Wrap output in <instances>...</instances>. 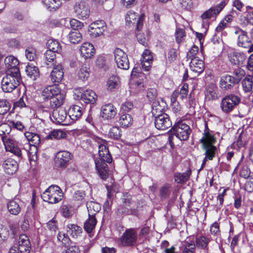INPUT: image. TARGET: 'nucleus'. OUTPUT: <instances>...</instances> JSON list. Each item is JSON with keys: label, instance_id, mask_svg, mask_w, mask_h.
<instances>
[{"label": "nucleus", "instance_id": "nucleus-43", "mask_svg": "<svg viewBox=\"0 0 253 253\" xmlns=\"http://www.w3.org/2000/svg\"><path fill=\"white\" fill-rule=\"evenodd\" d=\"M9 212L13 215H17L21 211V208L18 202L15 200L10 201L7 205Z\"/></svg>", "mask_w": 253, "mask_h": 253}, {"label": "nucleus", "instance_id": "nucleus-20", "mask_svg": "<svg viewBox=\"0 0 253 253\" xmlns=\"http://www.w3.org/2000/svg\"><path fill=\"white\" fill-rule=\"evenodd\" d=\"M236 84L237 83L233 76L229 75L222 76L219 82L220 87L224 90L230 89Z\"/></svg>", "mask_w": 253, "mask_h": 253}, {"label": "nucleus", "instance_id": "nucleus-2", "mask_svg": "<svg viewBox=\"0 0 253 253\" xmlns=\"http://www.w3.org/2000/svg\"><path fill=\"white\" fill-rule=\"evenodd\" d=\"M63 196L62 191L58 186L51 185L42 194L41 196L44 201L55 204L62 200Z\"/></svg>", "mask_w": 253, "mask_h": 253}, {"label": "nucleus", "instance_id": "nucleus-38", "mask_svg": "<svg viewBox=\"0 0 253 253\" xmlns=\"http://www.w3.org/2000/svg\"><path fill=\"white\" fill-rule=\"evenodd\" d=\"M251 43V40L246 32L242 36H238L237 39V45L243 48H248Z\"/></svg>", "mask_w": 253, "mask_h": 253}, {"label": "nucleus", "instance_id": "nucleus-55", "mask_svg": "<svg viewBox=\"0 0 253 253\" xmlns=\"http://www.w3.org/2000/svg\"><path fill=\"white\" fill-rule=\"evenodd\" d=\"M114 58L116 63L120 62V60L125 57H127V54L121 48H116L114 51Z\"/></svg>", "mask_w": 253, "mask_h": 253}, {"label": "nucleus", "instance_id": "nucleus-42", "mask_svg": "<svg viewBox=\"0 0 253 253\" xmlns=\"http://www.w3.org/2000/svg\"><path fill=\"white\" fill-rule=\"evenodd\" d=\"M97 220L95 216H88V218L84 223V229L88 233H91L94 229Z\"/></svg>", "mask_w": 253, "mask_h": 253}, {"label": "nucleus", "instance_id": "nucleus-7", "mask_svg": "<svg viewBox=\"0 0 253 253\" xmlns=\"http://www.w3.org/2000/svg\"><path fill=\"white\" fill-rule=\"evenodd\" d=\"M137 241V231L134 228L126 229L120 239L123 246H133Z\"/></svg>", "mask_w": 253, "mask_h": 253}, {"label": "nucleus", "instance_id": "nucleus-64", "mask_svg": "<svg viewBox=\"0 0 253 253\" xmlns=\"http://www.w3.org/2000/svg\"><path fill=\"white\" fill-rule=\"evenodd\" d=\"M244 189L249 193L253 192V176L247 180L244 184Z\"/></svg>", "mask_w": 253, "mask_h": 253}, {"label": "nucleus", "instance_id": "nucleus-54", "mask_svg": "<svg viewBox=\"0 0 253 253\" xmlns=\"http://www.w3.org/2000/svg\"><path fill=\"white\" fill-rule=\"evenodd\" d=\"M28 106H29L28 99L27 95L25 94H23L17 101L14 103V107L15 108H23Z\"/></svg>", "mask_w": 253, "mask_h": 253}, {"label": "nucleus", "instance_id": "nucleus-56", "mask_svg": "<svg viewBox=\"0 0 253 253\" xmlns=\"http://www.w3.org/2000/svg\"><path fill=\"white\" fill-rule=\"evenodd\" d=\"M62 253H82V251L78 246L69 245L63 249Z\"/></svg>", "mask_w": 253, "mask_h": 253}, {"label": "nucleus", "instance_id": "nucleus-62", "mask_svg": "<svg viewBox=\"0 0 253 253\" xmlns=\"http://www.w3.org/2000/svg\"><path fill=\"white\" fill-rule=\"evenodd\" d=\"M120 60V62L116 63L118 67L123 70L128 69L129 68V63L127 56H124V58Z\"/></svg>", "mask_w": 253, "mask_h": 253}, {"label": "nucleus", "instance_id": "nucleus-19", "mask_svg": "<svg viewBox=\"0 0 253 253\" xmlns=\"http://www.w3.org/2000/svg\"><path fill=\"white\" fill-rule=\"evenodd\" d=\"M117 114V109L112 104L103 105L101 108V116L105 119H111Z\"/></svg>", "mask_w": 253, "mask_h": 253}, {"label": "nucleus", "instance_id": "nucleus-4", "mask_svg": "<svg viewBox=\"0 0 253 253\" xmlns=\"http://www.w3.org/2000/svg\"><path fill=\"white\" fill-rule=\"evenodd\" d=\"M74 95L76 99L86 104H94L97 98V95L92 90L85 89L82 87L74 90Z\"/></svg>", "mask_w": 253, "mask_h": 253}, {"label": "nucleus", "instance_id": "nucleus-28", "mask_svg": "<svg viewBox=\"0 0 253 253\" xmlns=\"http://www.w3.org/2000/svg\"><path fill=\"white\" fill-rule=\"evenodd\" d=\"M230 61L234 65L242 64L246 59V55L243 52H233L229 54Z\"/></svg>", "mask_w": 253, "mask_h": 253}, {"label": "nucleus", "instance_id": "nucleus-13", "mask_svg": "<svg viewBox=\"0 0 253 253\" xmlns=\"http://www.w3.org/2000/svg\"><path fill=\"white\" fill-rule=\"evenodd\" d=\"M61 92H62L61 89L58 85H48L42 90V96L44 100H46Z\"/></svg>", "mask_w": 253, "mask_h": 253}, {"label": "nucleus", "instance_id": "nucleus-41", "mask_svg": "<svg viewBox=\"0 0 253 253\" xmlns=\"http://www.w3.org/2000/svg\"><path fill=\"white\" fill-rule=\"evenodd\" d=\"M67 232L73 238H77L82 233V228L77 224H70L67 226Z\"/></svg>", "mask_w": 253, "mask_h": 253}, {"label": "nucleus", "instance_id": "nucleus-26", "mask_svg": "<svg viewBox=\"0 0 253 253\" xmlns=\"http://www.w3.org/2000/svg\"><path fill=\"white\" fill-rule=\"evenodd\" d=\"M189 66L191 70L197 73V75L202 73L205 69L204 61L198 58H195L191 60Z\"/></svg>", "mask_w": 253, "mask_h": 253}, {"label": "nucleus", "instance_id": "nucleus-60", "mask_svg": "<svg viewBox=\"0 0 253 253\" xmlns=\"http://www.w3.org/2000/svg\"><path fill=\"white\" fill-rule=\"evenodd\" d=\"M57 239L59 241L62 242L64 248L69 246L70 239L65 233L59 232L57 236Z\"/></svg>", "mask_w": 253, "mask_h": 253}, {"label": "nucleus", "instance_id": "nucleus-22", "mask_svg": "<svg viewBox=\"0 0 253 253\" xmlns=\"http://www.w3.org/2000/svg\"><path fill=\"white\" fill-rule=\"evenodd\" d=\"M5 65L6 68V72L9 70H11L12 72L18 71V73H20L18 67L19 61L13 56L10 55L6 57L4 60Z\"/></svg>", "mask_w": 253, "mask_h": 253}, {"label": "nucleus", "instance_id": "nucleus-9", "mask_svg": "<svg viewBox=\"0 0 253 253\" xmlns=\"http://www.w3.org/2000/svg\"><path fill=\"white\" fill-rule=\"evenodd\" d=\"M72 158V154L69 151H61L56 154L55 162L59 168L65 169L68 166Z\"/></svg>", "mask_w": 253, "mask_h": 253}, {"label": "nucleus", "instance_id": "nucleus-6", "mask_svg": "<svg viewBox=\"0 0 253 253\" xmlns=\"http://www.w3.org/2000/svg\"><path fill=\"white\" fill-rule=\"evenodd\" d=\"M2 140L6 151L10 152L18 157L22 156L21 149L19 147L18 142L14 138L3 136Z\"/></svg>", "mask_w": 253, "mask_h": 253}, {"label": "nucleus", "instance_id": "nucleus-36", "mask_svg": "<svg viewBox=\"0 0 253 253\" xmlns=\"http://www.w3.org/2000/svg\"><path fill=\"white\" fill-rule=\"evenodd\" d=\"M86 206L88 212V216H94L101 210L100 204L95 202H87Z\"/></svg>", "mask_w": 253, "mask_h": 253}, {"label": "nucleus", "instance_id": "nucleus-14", "mask_svg": "<svg viewBox=\"0 0 253 253\" xmlns=\"http://www.w3.org/2000/svg\"><path fill=\"white\" fill-rule=\"evenodd\" d=\"M31 245L28 237L25 235H21L18 241V250L20 253H29Z\"/></svg>", "mask_w": 253, "mask_h": 253}, {"label": "nucleus", "instance_id": "nucleus-33", "mask_svg": "<svg viewBox=\"0 0 253 253\" xmlns=\"http://www.w3.org/2000/svg\"><path fill=\"white\" fill-rule=\"evenodd\" d=\"M211 240V237H208L204 235L200 236L196 239V245L202 250H208L209 244Z\"/></svg>", "mask_w": 253, "mask_h": 253}, {"label": "nucleus", "instance_id": "nucleus-24", "mask_svg": "<svg viewBox=\"0 0 253 253\" xmlns=\"http://www.w3.org/2000/svg\"><path fill=\"white\" fill-rule=\"evenodd\" d=\"M81 55L85 59L92 57L95 53L93 45L89 42L84 43L80 49Z\"/></svg>", "mask_w": 253, "mask_h": 253}, {"label": "nucleus", "instance_id": "nucleus-40", "mask_svg": "<svg viewBox=\"0 0 253 253\" xmlns=\"http://www.w3.org/2000/svg\"><path fill=\"white\" fill-rule=\"evenodd\" d=\"M191 174V170L190 168H188L187 170L182 173H178L175 174V181L177 183H182L186 182L188 180Z\"/></svg>", "mask_w": 253, "mask_h": 253}, {"label": "nucleus", "instance_id": "nucleus-21", "mask_svg": "<svg viewBox=\"0 0 253 253\" xmlns=\"http://www.w3.org/2000/svg\"><path fill=\"white\" fill-rule=\"evenodd\" d=\"M104 162H100V161H95V167L97 173L100 178L105 180L109 176V170L108 165Z\"/></svg>", "mask_w": 253, "mask_h": 253}, {"label": "nucleus", "instance_id": "nucleus-17", "mask_svg": "<svg viewBox=\"0 0 253 253\" xmlns=\"http://www.w3.org/2000/svg\"><path fill=\"white\" fill-rule=\"evenodd\" d=\"M64 77V71L62 65L60 64L54 66L50 75V78L53 83H59Z\"/></svg>", "mask_w": 253, "mask_h": 253}, {"label": "nucleus", "instance_id": "nucleus-53", "mask_svg": "<svg viewBox=\"0 0 253 253\" xmlns=\"http://www.w3.org/2000/svg\"><path fill=\"white\" fill-rule=\"evenodd\" d=\"M10 108V104L8 101L5 99L0 98V114H6Z\"/></svg>", "mask_w": 253, "mask_h": 253}, {"label": "nucleus", "instance_id": "nucleus-46", "mask_svg": "<svg viewBox=\"0 0 253 253\" xmlns=\"http://www.w3.org/2000/svg\"><path fill=\"white\" fill-rule=\"evenodd\" d=\"M69 41L74 44L80 42L82 39V35L78 31H71L68 36Z\"/></svg>", "mask_w": 253, "mask_h": 253}, {"label": "nucleus", "instance_id": "nucleus-50", "mask_svg": "<svg viewBox=\"0 0 253 253\" xmlns=\"http://www.w3.org/2000/svg\"><path fill=\"white\" fill-rule=\"evenodd\" d=\"M26 72L27 75L34 80H36L39 75L38 69L36 66H27L26 69Z\"/></svg>", "mask_w": 253, "mask_h": 253}, {"label": "nucleus", "instance_id": "nucleus-11", "mask_svg": "<svg viewBox=\"0 0 253 253\" xmlns=\"http://www.w3.org/2000/svg\"><path fill=\"white\" fill-rule=\"evenodd\" d=\"M24 135L28 142L26 144V146L23 148V149L25 150L28 153H30L27 148H30L31 146H32V147L37 149V146L40 144L41 137L38 134L28 131L25 132Z\"/></svg>", "mask_w": 253, "mask_h": 253}, {"label": "nucleus", "instance_id": "nucleus-23", "mask_svg": "<svg viewBox=\"0 0 253 253\" xmlns=\"http://www.w3.org/2000/svg\"><path fill=\"white\" fill-rule=\"evenodd\" d=\"M98 153L99 158L95 161H100V162H104L109 164L111 163L112 158L109 153L108 148L104 144H100L98 147Z\"/></svg>", "mask_w": 253, "mask_h": 253}, {"label": "nucleus", "instance_id": "nucleus-45", "mask_svg": "<svg viewBox=\"0 0 253 253\" xmlns=\"http://www.w3.org/2000/svg\"><path fill=\"white\" fill-rule=\"evenodd\" d=\"M253 77L251 75L246 76L243 80L242 84L244 91L245 92H249L253 89Z\"/></svg>", "mask_w": 253, "mask_h": 253}, {"label": "nucleus", "instance_id": "nucleus-12", "mask_svg": "<svg viewBox=\"0 0 253 253\" xmlns=\"http://www.w3.org/2000/svg\"><path fill=\"white\" fill-rule=\"evenodd\" d=\"M144 14H142L140 16L136 12L130 10L127 12L126 16V20L127 23H134L137 20L136 30L142 28L143 25Z\"/></svg>", "mask_w": 253, "mask_h": 253}, {"label": "nucleus", "instance_id": "nucleus-49", "mask_svg": "<svg viewBox=\"0 0 253 253\" xmlns=\"http://www.w3.org/2000/svg\"><path fill=\"white\" fill-rule=\"evenodd\" d=\"M47 44L48 49V51L58 52L60 51L61 49L60 43L56 40L52 39L49 40Z\"/></svg>", "mask_w": 253, "mask_h": 253}, {"label": "nucleus", "instance_id": "nucleus-37", "mask_svg": "<svg viewBox=\"0 0 253 253\" xmlns=\"http://www.w3.org/2000/svg\"><path fill=\"white\" fill-rule=\"evenodd\" d=\"M119 123L122 127H127L132 124L133 118L130 114H122L120 115Z\"/></svg>", "mask_w": 253, "mask_h": 253}, {"label": "nucleus", "instance_id": "nucleus-44", "mask_svg": "<svg viewBox=\"0 0 253 253\" xmlns=\"http://www.w3.org/2000/svg\"><path fill=\"white\" fill-rule=\"evenodd\" d=\"M120 85L119 78L117 76H111L107 82L108 89L112 90L114 89L118 88Z\"/></svg>", "mask_w": 253, "mask_h": 253}, {"label": "nucleus", "instance_id": "nucleus-48", "mask_svg": "<svg viewBox=\"0 0 253 253\" xmlns=\"http://www.w3.org/2000/svg\"><path fill=\"white\" fill-rule=\"evenodd\" d=\"M9 236V230L7 227L0 223V245L4 243Z\"/></svg>", "mask_w": 253, "mask_h": 253}, {"label": "nucleus", "instance_id": "nucleus-16", "mask_svg": "<svg viewBox=\"0 0 253 253\" xmlns=\"http://www.w3.org/2000/svg\"><path fill=\"white\" fill-rule=\"evenodd\" d=\"M218 90L216 85L209 84L205 91V99L206 101H211L218 99Z\"/></svg>", "mask_w": 253, "mask_h": 253}, {"label": "nucleus", "instance_id": "nucleus-47", "mask_svg": "<svg viewBox=\"0 0 253 253\" xmlns=\"http://www.w3.org/2000/svg\"><path fill=\"white\" fill-rule=\"evenodd\" d=\"M45 61L47 65L56 66V53L54 52L47 50L44 53Z\"/></svg>", "mask_w": 253, "mask_h": 253}, {"label": "nucleus", "instance_id": "nucleus-61", "mask_svg": "<svg viewBox=\"0 0 253 253\" xmlns=\"http://www.w3.org/2000/svg\"><path fill=\"white\" fill-rule=\"evenodd\" d=\"M245 75V71L240 68L235 69L233 72V78L236 80V83L238 84Z\"/></svg>", "mask_w": 253, "mask_h": 253}, {"label": "nucleus", "instance_id": "nucleus-39", "mask_svg": "<svg viewBox=\"0 0 253 253\" xmlns=\"http://www.w3.org/2000/svg\"><path fill=\"white\" fill-rule=\"evenodd\" d=\"M216 141V139L211 132L209 133H203V137L200 139V142L202 145H213Z\"/></svg>", "mask_w": 253, "mask_h": 253}, {"label": "nucleus", "instance_id": "nucleus-8", "mask_svg": "<svg viewBox=\"0 0 253 253\" xmlns=\"http://www.w3.org/2000/svg\"><path fill=\"white\" fill-rule=\"evenodd\" d=\"M107 29V25L103 20H97L90 24L88 32L92 38H97L103 35Z\"/></svg>", "mask_w": 253, "mask_h": 253}, {"label": "nucleus", "instance_id": "nucleus-5", "mask_svg": "<svg viewBox=\"0 0 253 253\" xmlns=\"http://www.w3.org/2000/svg\"><path fill=\"white\" fill-rule=\"evenodd\" d=\"M171 130L172 133L181 141L187 140L191 132L190 126L182 121L176 123Z\"/></svg>", "mask_w": 253, "mask_h": 253}, {"label": "nucleus", "instance_id": "nucleus-10", "mask_svg": "<svg viewBox=\"0 0 253 253\" xmlns=\"http://www.w3.org/2000/svg\"><path fill=\"white\" fill-rule=\"evenodd\" d=\"M155 118V125L158 129L165 130L172 125L169 116L166 113L160 114L156 116Z\"/></svg>", "mask_w": 253, "mask_h": 253}, {"label": "nucleus", "instance_id": "nucleus-57", "mask_svg": "<svg viewBox=\"0 0 253 253\" xmlns=\"http://www.w3.org/2000/svg\"><path fill=\"white\" fill-rule=\"evenodd\" d=\"M25 55L29 61H34L37 57L36 49L32 47H28L25 50Z\"/></svg>", "mask_w": 253, "mask_h": 253}, {"label": "nucleus", "instance_id": "nucleus-52", "mask_svg": "<svg viewBox=\"0 0 253 253\" xmlns=\"http://www.w3.org/2000/svg\"><path fill=\"white\" fill-rule=\"evenodd\" d=\"M108 135L111 138L118 140L122 136V130L118 126L112 127L109 130Z\"/></svg>", "mask_w": 253, "mask_h": 253}, {"label": "nucleus", "instance_id": "nucleus-31", "mask_svg": "<svg viewBox=\"0 0 253 253\" xmlns=\"http://www.w3.org/2000/svg\"><path fill=\"white\" fill-rule=\"evenodd\" d=\"M83 109L78 105H72L68 110V115L71 120L77 121L83 115Z\"/></svg>", "mask_w": 253, "mask_h": 253}, {"label": "nucleus", "instance_id": "nucleus-27", "mask_svg": "<svg viewBox=\"0 0 253 253\" xmlns=\"http://www.w3.org/2000/svg\"><path fill=\"white\" fill-rule=\"evenodd\" d=\"M65 98V95L62 92L51 97L49 99L50 107L53 109L60 107L63 104Z\"/></svg>", "mask_w": 253, "mask_h": 253}, {"label": "nucleus", "instance_id": "nucleus-32", "mask_svg": "<svg viewBox=\"0 0 253 253\" xmlns=\"http://www.w3.org/2000/svg\"><path fill=\"white\" fill-rule=\"evenodd\" d=\"M90 72L89 65L84 62L79 69L77 75L79 79L82 81H86L89 77Z\"/></svg>", "mask_w": 253, "mask_h": 253}, {"label": "nucleus", "instance_id": "nucleus-63", "mask_svg": "<svg viewBox=\"0 0 253 253\" xmlns=\"http://www.w3.org/2000/svg\"><path fill=\"white\" fill-rule=\"evenodd\" d=\"M133 108V103L130 101H126L123 103L121 107V112H128Z\"/></svg>", "mask_w": 253, "mask_h": 253}, {"label": "nucleus", "instance_id": "nucleus-29", "mask_svg": "<svg viewBox=\"0 0 253 253\" xmlns=\"http://www.w3.org/2000/svg\"><path fill=\"white\" fill-rule=\"evenodd\" d=\"M66 137L67 133L64 130L57 129L49 131L45 137V138L47 140H61L66 138Z\"/></svg>", "mask_w": 253, "mask_h": 253}, {"label": "nucleus", "instance_id": "nucleus-34", "mask_svg": "<svg viewBox=\"0 0 253 253\" xmlns=\"http://www.w3.org/2000/svg\"><path fill=\"white\" fill-rule=\"evenodd\" d=\"M67 113L65 110L54 109L52 114L53 121L57 123H61L66 119Z\"/></svg>", "mask_w": 253, "mask_h": 253}, {"label": "nucleus", "instance_id": "nucleus-18", "mask_svg": "<svg viewBox=\"0 0 253 253\" xmlns=\"http://www.w3.org/2000/svg\"><path fill=\"white\" fill-rule=\"evenodd\" d=\"M2 167L5 173L13 174L18 169V164L16 161L11 158L5 160L2 163Z\"/></svg>", "mask_w": 253, "mask_h": 253}, {"label": "nucleus", "instance_id": "nucleus-25", "mask_svg": "<svg viewBox=\"0 0 253 253\" xmlns=\"http://www.w3.org/2000/svg\"><path fill=\"white\" fill-rule=\"evenodd\" d=\"M75 13L79 18L86 19L89 15L90 10L89 7L84 2H81L76 7Z\"/></svg>", "mask_w": 253, "mask_h": 253}, {"label": "nucleus", "instance_id": "nucleus-58", "mask_svg": "<svg viewBox=\"0 0 253 253\" xmlns=\"http://www.w3.org/2000/svg\"><path fill=\"white\" fill-rule=\"evenodd\" d=\"M176 41L177 43L181 42L185 37V30L183 29L177 28L175 32Z\"/></svg>", "mask_w": 253, "mask_h": 253}, {"label": "nucleus", "instance_id": "nucleus-59", "mask_svg": "<svg viewBox=\"0 0 253 253\" xmlns=\"http://www.w3.org/2000/svg\"><path fill=\"white\" fill-rule=\"evenodd\" d=\"M217 15L215 11H214V7H211L209 9L205 11L201 16V18L203 20H207L211 18L212 17Z\"/></svg>", "mask_w": 253, "mask_h": 253}, {"label": "nucleus", "instance_id": "nucleus-15", "mask_svg": "<svg viewBox=\"0 0 253 253\" xmlns=\"http://www.w3.org/2000/svg\"><path fill=\"white\" fill-rule=\"evenodd\" d=\"M153 60L152 52L148 49H145L142 54L141 64L142 68L145 71H149Z\"/></svg>", "mask_w": 253, "mask_h": 253}, {"label": "nucleus", "instance_id": "nucleus-3", "mask_svg": "<svg viewBox=\"0 0 253 253\" xmlns=\"http://www.w3.org/2000/svg\"><path fill=\"white\" fill-rule=\"evenodd\" d=\"M240 102L241 98L238 96L230 94L222 99L220 107L223 112L228 114L232 112Z\"/></svg>", "mask_w": 253, "mask_h": 253}, {"label": "nucleus", "instance_id": "nucleus-35", "mask_svg": "<svg viewBox=\"0 0 253 253\" xmlns=\"http://www.w3.org/2000/svg\"><path fill=\"white\" fill-rule=\"evenodd\" d=\"M203 150L205 151V155L209 161H211L215 156L217 152V147L214 145H202Z\"/></svg>", "mask_w": 253, "mask_h": 253}, {"label": "nucleus", "instance_id": "nucleus-30", "mask_svg": "<svg viewBox=\"0 0 253 253\" xmlns=\"http://www.w3.org/2000/svg\"><path fill=\"white\" fill-rule=\"evenodd\" d=\"M166 103L163 100H156L153 102L152 113L154 117L160 114H163Z\"/></svg>", "mask_w": 253, "mask_h": 253}, {"label": "nucleus", "instance_id": "nucleus-51", "mask_svg": "<svg viewBox=\"0 0 253 253\" xmlns=\"http://www.w3.org/2000/svg\"><path fill=\"white\" fill-rule=\"evenodd\" d=\"M42 2L48 9H57L62 4L61 0H43Z\"/></svg>", "mask_w": 253, "mask_h": 253}, {"label": "nucleus", "instance_id": "nucleus-1", "mask_svg": "<svg viewBox=\"0 0 253 253\" xmlns=\"http://www.w3.org/2000/svg\"><path fill=\"white\" fill-rule=\"evenodd\" d=\"M22 82L21 74L16 70L14 72L9 70L1 81V88L5 92H11Z\"/></svg>", "mask_w": 253, "mask_h": 253}]
</instances>
